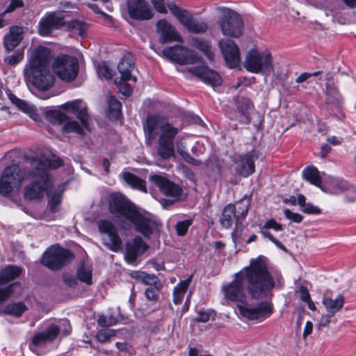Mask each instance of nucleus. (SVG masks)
<instances>
[{
	"mask_svg": "<svg viewBox=\"0 0 356 356\" xmlns=\"http://www.w3.org/2000/svg\"><path fill=\"white\" fill-rule=\"evenodd\" d=\"M193 218L178 221L175 226L177 235L179 236H186L189 227L193 225Z\"/></svg>",
	"mask_w": 356,
	"mask_h": 356,
	"instance_id": "37998d69",
	"label": "nucleus"
},
{
	"mask_svg": "<svg viewBox=\"0 0 356 356\" xmlns=\"http://www.w3.org/2000/svg\"><path fill=\"white\" fill-rule=\"evenodd\" d=\"M235 279L222 286L225 298L232 302L245 303L246 296L243 291V282L252 299L265 298L275 287L274 278L269 271L266 259L263 255L250 261V265L235 275Z\"/></svg>",
	"mask_w": 356,
	"mask_h": 356,
	"instance_id": "f257e3e1",
	"label": "nucleus"
},
{
	"mask_svg": "<svg viewBox=\"0 0 356 356\" xmlns=\"http://www.w3.org/2000/svg\"><path fill=\"white\" fill-rule=\"evenodd\" d=\"M193 275H191L185 280L180 281L173 289V291L185 294L191 282Z\"/></svg>",
	"mask_w": 356,
	"mask_h": 356,
	"instance_id": "6e6d98bb",
	"label": "nucleus"
},
{
	"mask_svg": "<svg viewBox=\"0 0 356 356\" xmlns=\"http://www.w3.org/2000/svg\"><path fill=\"white\" fill-rule=\"evenodd\" d=\"M24 58V49L18 48L13 54L4 58V62L10 66H15L21 63Z\"/></svg>",
	"mask_w": 356,
	"mask_h": 356,
	"instance_id": "a19ab883",
	"label": "nucleus"
},
{
	"mask_svg": "<svg viewBox=\"0 0 356 356\" xmlns=\"http://www.w3.org/2000/svg\"><path fill=\"white\" fill-rule=\"evenodd\" d=\"M67 31H77L81 37L86 35V24L84 22L78 19H72L69 22L66 21L65 26Z\"/></svg>",
	"mask_w": 356,
	"mask_h": 356,
	"instance_id": "ea45409f",
	"label": "nucleus"
},
{
	"mask_svg": "<svg viewBox=\"0 0 356 356\" xmlns=\"http://www.w3.org/2000/svg\"><path fill=\"white\" fill-rule=\"evenodd\" d=\"M115 335V332L114 330H99L97 333L96 338L99 342L104 343L108 341L110 338Z\"/></svg>",
	"mask_w": 356,
	"mask_h": 356,
	"instance_id": "603ef678",
	"label": "nucleus"
},
{
	"mask_svg": "<svg viewBox=\"0 0 356 356\" xmlns=\"http://www.w3.org/2000/svg\"><path fill=\"white\" fill-rule=\"evenodd\" d=\"M49 167H50V164L47 163V161L39 160L33 172V175L39 177L41 179L52 181V177L48 171Z\"/></svg>",
	"mask_w": 356,
	"mask_h": 356,
	"instance_id": "c9c22d12",
	"label": "nucleus"
},
{
	"mask_svg": "<svg viewBox=\"0 0 356 356\" xmlns=\"http://www.w3.org/2000/svg\"><path fill=\"white\" fill-rule=\"evenodd\" d=\"M302 178L309 184L320 187L322 184V178L318 169L312 165L304 168L302 172Z\"/></svg>",
	"mask_w": 356,
	"mask_h": 356,
	"instance_id": "7c9ffc66",
	"label": "nucleus"
},
{
	"mask_svg": "<svg viewBox=\"0 0 356 356\" xmlns=\"http://www.w3.org/2000/svg\"><path fill=\"white\" fill-rule=\"evenodd\" d=\"M28 309L24 302H12L7 305L3 310V313L17 318L21 317Z\"/></svg>",
	"mask_w": 356,
	"mask_h": 356,
	"instance_id": "473e14b6",
	"label": "nucleus"
},
{
	"mask_svg": "<svg viewBox=\"0 0 356 356\" xmlns=\"http://www.w3.org/2000/svg\"><path fill=\"white\" fill-rule=\"evenodd\" d=\"M74 257V254L70 249L56 243L49 247L42 253L40 263L51 270H58L66 266Z\"/></svg>",
	"mask_w": 356,
	"mask_h": 356,
	"instance_id": "39448f33",
	"label": "nucleus"
},
{
	"mask_svg": "<svg viewBox=\"0 0 356 356\" xmlns=\"http://www.w3.org/2000/svg\"><path fill=\"white\" fill-rule=\"evenodd\" d=\"M243 228L244 226L242 220H239L238 218H236L235 227L231 234L232 241L235 244L241 243Z\"/></svg>",
	"mask_w": 356,
	"mask_h": 356,
	"instance_id": "49530a36",
	"label": "nucleus"
},
{
	"mask_svg": "<svg viewBox=\"0 0 356 356\" xmlns=\"http://www.w3.org/2000/svg\"><path fill=\"white\" fill-rule=\"evenodd\" d=\"M44 118L47 120L54 124H61L68 118L64 113L54 109L45 111Z\"/></svg>",
	"mask_w": 356,
	"mask_h": 356,
	"instance_id": "e433bc0d",
	"label": "nucleus"
},
{
	"mask_svg": "<svg viewBox=\"0 0 356 356\" xmlns=\"http://www.w3.org/2000/svg\"><path fill=\"white\" fill-rule=\"evenodd\" d=\"M63 127L64 134L76 133L79 135H84L85 133L80 124L75 120H66Z\"/></svg>",
	"mask_w": 356,
	"mask_h": 356,
	"instance_id": "79ce46f5",
	"label": "nucleus"
},
{
	"mask_svg": "<svg viewBox=\"0 0 356 356\" xmlns=\"http://www.w3.org/2000/svg\"><path fill=\"white\" fill-rule=\"evenodd\" d=\"M188 71L191 74L198 77L204 83L213 88L220 86L223 83V80L220 74L209 68L207 65H202L191 67Z\"/></svg>",
	"mask_w": 356,
	"mask_h": 356,
	"instance_id": "aec40b11",
	"label": "nucleus"
},
{
	"mask_svg": "<svg viewBox=\"0 0 356 356\" xmlns=\"http://www.w3.org/2000/svg\"><path fill=\"white\" fill-rule=\"evenodd\" d=\"M301 211L303 213L309 215H319L322 213V211L319 207L314 206L310 202L307 203L305 207L303 209H301Z\"/></svg>",
	"mask_w": 356,
	"mask_h": 356,
	"instance_id": "680f3d73",
	"label": "nucleus"
},
{
	"mask_svg": "<svg viewBox=\"0 0 356 356\" xmlns=\"http://www.w3.org/2000/svg\"><path fill=\"white\" fill-rule=\"evenodd\" d=\"M237 216L236 205L229 203L227 204L222 210V215L220 218V223L222 227L229 229L232 226L234 220H236Z\"/></svg>",
	"mask_w": 356,
	"mask_h": 356,
	"instance_id": "cd10ccee",
	"label": "nucleus"
},
{
	"mask_svg": "<svg viewBox=\"0 0 356 356\" xmlns=\"http://www.w3.org/2000/svg\"><path fill=\"white\" fill-rule=\"evenodd\" d=\"M62 108L67 111H72V113H75L80 108V101L75 100V101L70 102H66L65 104H64L62 106Z\"/></svg>",
	"mask_w": 356,
	"mask_h": 356,
	"instance_id": "e2e57ef3",
	"label": "nucleus"
},
{
	"mask_svg": "<svg viewBox=\"0 0 356 356\" xmlns=\"http://www.w3.org/2000/svg\"><path fill=\"white\" fill-rule=\"evenodd\" d=\"M209 314L204 310L197 312V316L194 318V321L197 323H207L209 321Z\"/></svg>",
	"mask_w": 356,
	"mask_h": 356,
	"instance_id": "774afa93",
	"label": "nucleus"
},
{
	"mask_svg": "<svg viewBox=\"0 0 356 356\" xmlns=\"http://www.w3.org/2000/svg\"><path fill=\"white\" fill-rule=\"evenodd\" d=\"M244 67L248 72L254 74L270 72L273 69L271 54L251 49L245 57Z\"/></svg>",
	"mask_w": 356,
	"mask_h": 356,
	"instance_id": "6e6552de",
	"label": "nucleus"
},
{
	"mask_svg": "<svg viewBox=\"0 0 356 356\" xmlns=\"http://www.w3.org/2000/svg\"><path fill=\"white\" fill-rule=\"evenodd\" d=\"M53 70L60 79L72 82L78 75L79 61L75 57L63 54L55 59Z\"/></svg>",
	"mask_w": 356,
	"mask_h": 356,
	"instance_id": "0eeeda50",
	"label": "nucleus"
},
{
	"mask_svg": "<svg viewBox=\"0 0 356 356\" xmlns=\"http://www.w3.org/2000/svg\"><path fill=\"white\" fill-rule=\"evenodd\" d=\"M252 227H259V233L263 236V237L268 238L270 241L277 248L282 250V251L286 252L287 248L279 241L277 240L270 232L267 229H273L276 232L282 231L284 229L283 225L276 221L274 218H270L265 222L264 225L258 223L257 222H253L251 224Z\"/></svg>",
	"mask_w": 356,
	"mask_h": 356,
	"instance_id": "4be33fe9",
	"label": "nucleus"
},
{
	"mask_svg": "<svg viewBox=\"0 0 356 356\" xmlns=\"http://www.w3.org/2000/svg\"><path fill=\"white\" fill-rule=\"evenodd\" d=\"M344 302L345 298L342 294H339L335 299L324 298L322 301L323 305L330 315H335L336 313L340 311L344 305Z\"/></svg>",
	"mask_w": 356,
	"mask_h": 356,
	"instance_id": "c85d7f7f",
	"label": "nucleus"
},
{
	"mask_svg": "<svg viewBox=\"0 0 356 356\" xmlns=\"http://www.w3.org/2000/svg\"><path fill=\"white\" fill-rule=\"evenodd\" d=\"M119 322L118 319L111 316H106L105 315H100L97 320L98 325L102 327H106L115 325Z\"/></svg>",
	"mask_w": 356,
	"mask_h": 356,
	"instance_id": "09e8293b",
	"label": "nucleus"
},
{
	"mask_svg": "<svg viewBox=\"0 0 356 356\" xmlns=\"http://www.w3.org/2000/svg\"><path fill=\"white\" fill-rule=\"evenodd\" d=\"M191 44L202 51L209 61L214 60L215 55L209 41L199 38H194L191 40Z\"/></svg>",
	"mask_w": 356,
	"mask_h": 356,
	"instance_id": "c756f323",
	"label": "nucleus"
},
{
	"mask_svg": "<svg viewBox=\"0 0 356 356\" xmlns=\"http://www.w3.org/2000/svg\"><path fill=\"white\" fill-rule=\"evenodd\" d=\"M108 207L110 213L120 222H129L133 225L135 231L141 234L145 238L149 239L154 232L157 229V222L143 215L136 205L120 192L110 193L108 197Z\"/></svg>",
	"mask_w": 356,
	"mask_h": 356,
	"instance_id": "f03ea898",
	"label": "nucleus"
},
{
	"mask_svg": "<svg viewBox=\"0 0 356 356\" xmlns=\"http://www.w3.org/2000/svg\"><path fill=\"white\" fill-rule=\"evenodd\" d=\"M284 214L286 218L296 223H300L303 220V216L301 214L298 213H294L289 209H285L284 210Z\"/></svg>",
	"mask_w": 356,
	"mask_h": 356,
	"instance_id": "4d7b16f0",
	"label": "nucleus"
},
{
	"mask_svg": "<svg viewBox=\"0 0 356 356\" xmlns=\"http://www.w3.org/2000/svg\"><path fill=\"white\" fill-rule=\"evenodd\" d=\"M154 8L159 13L166 14L168 13L166 6L168 7L167 3H165V0H150Z\"/></svg>",
	"mask_w": 356,
	"mask_h": 356,
	"instance_id": "13d9d810",
	"label": "nucleus"
},
{
	"mask_svg": "<svg viewBox=\"0 0 356 356\" xmlns=\"http://www.w3.org/2000/svg\"><path fill=\"white\" fill-rule=\"evenodd\" d=\"M156 32L159 35V42L168 44L174 42H183V38L176 28L166 19H159L156 24Z\"/></svg>",
	"mask_w": 356,
	"mask_h": 356,
	"instance_id": "a211bd4d",
	"label": "nucleus"
},
{
	"mask_svg": "<svg viewBox=\"0 0 356 356\" xmlns=\"http://www.w3.org/2000/svg\"><path fill=\"white\" fill-rule=\"evenodd\" d=\"M124 180L131 186L134 189H137L143 192H147L146 182L138 176L126 172L123 174Z\"/></svg>",
	"mask_w": 356,
	"mask_h": 356,
	"instance_id": "2f4dec72",
	"label": "nucleus"
},
{
	"mask_svg": "<svg viewBox=\"0 0 356 356\" xmlns=\"http://www.w3.org/2000/svg\"><path fill=\"white\" fill-rule=\"evenodd\" d=\"M24 180V175L19 165L6 166L0 177V195L9 197L15 187L19 186Z\"/></svg>",
	"mask_w": 356,
	"mask_h": 356,
	"instance_id": "1a4fd4ad",
	"label": "nucleus"
},
{
	"mask_svg": "<svg viewBox=\"0 0 356 356\" xmlns=\"http://www.w3.org/2000/svg\"><path fill=\"white\" fill-rule=\"evenodd\" d=\"M24 3L23 0H10V2L6 10L3 12V15L13 13L15 9L23 8Z\"/></svg>",
	"mask_w": 356,
	"mask_h": 356,
	"instance_id": "052dcab7",
	"label": "nucleus"
},
{
	"mask_svg": "<svg viewBox=\"0 0 356 356\" xmlns=\"http://www.w3.org/2000/svg\"><path fill=\"white\" fill-rule=\"evenodd\" d=\"M2 271L8 283L19 277L22 275L23 269L19 266L8 264L2 269Z\"/></svg>",
	"mask_w": 356,
	"mask_h": 356,
	"instance_id": "58836bf2",
	"label": "nucleus"
},
{
	"mask_svg": "<svg viewBox=\"0 0 356 356\" xmlns=\"http://www.w3.org/2000/svg\"><path fill=\"white\" fill-rule=\"evenodd\" d=\"M243 304L244 305H238V309L241 315L249 321L262 322L273 313V305L268 301H261L254 307L246 302Z\"/></svg>",
	"mask_w": 356,
	"mask_h": 356,
	"instance_id": "f8f14e48",
	"label": "nucleus"
},
{
	"mask_svg": "<svg viewBox=\"0 0 356 356\" xmlns=\"http://www.w3.org/2000/svg\"><path fill=\"white\" fill-rule=\"evenodd\" d=\"M321 71H316L314 72H303L300 74L296 79V82L298 83H303L304 81H307L308 79L312 77V76H317L318 75L321 74Z\"/></svg>",
	"mask_w": 356,
	"mask_h": 356,
	"instance_id": "69168bd1",
	"label": "nucleus"
},
{
	"mask_svg": "<svg viewBox=\"0 0 356 356\" xmlns=\"http://www.w3.org/2000/svg\"><path fill=\"white\" fill-rule=\"evenodd\" d=\"M149 179L164 195L174 197L176 200H180L183 190L179 184L160 175H153Z\"/></svg>",
	"mask_w": 356,
	"mask_h": 356,
	"instance_id": "f3484780",
	"label": "nucleus"
},
{
	"mask_svg": "<svg viewBox=\"0 0 356 356\" xmlns=\"http://www.w3.org/2000/svg\"><path fill=\"white\" fill-rule=\"evenodd\" d=\"M181 156L184 159V160L189 163V164H191L193 165H195V166H199L200 165H201L202 162L198 160V159H196L195 158H193L188 152H183L181 153Z\"/></svg>",
	"mask_w": 356,
	"mask_h": 356,
	"instance_id": "338daca9",
	"label": "nucleus"
},
{
	"mask_svg": "<svg viewBox=\"0 0 356 356\" xmlns=\"http://www.w3.org/2000/svg\"><path fill=\"white\" fill-rule=\"evenodd\" d=\"M54 188L53 181L44 179L34 180L24 188V197L27 200H39L43 198L44 193Z\"/></svg>",
	"mask_w": 356,
	"mask_h": 356,
	"instance_id": "6ab92c4d",
	"label": "nucleus"
},
{
	"mask_svg": "<svg viewBox=\"0 0 356 356\" xmlns=\"http://www.w3.org/2000/svg\"><path fill=\"white\" fill-rule=\"evenodd\" d=\"M60 328L56 324H51L43 332L35 333L31 339V343L39 347L47 343L53 342L60 334Z\"/></svg>",
	"mask_w": 356,
	"mask_h": 356,
	"instance_id": "b1692460",
	"label": "nucleus"
},
{
	"mask_svg": "<svg viewBox=\"0 0 356 356\" xmlns=\"http://www.w3.org/2000/svg\"><path fill=\"white\" fill-rule=\"evenodd\" d=\"M23 40V30L21 26H13L9 33L3 38V47L6 51H13Z\"/></svg>",
	"mask_w": 356,
	"mask_h": 356,
	"instance_id": "393cba45",
	"label": "nucleus"
},
{
	"mask_svg": "<svg viewBox=\"0 0 356 356\" xmlns=\"http://www.w3.org/2000/svg\"><path fill=\"white\" fill-rule=\"evenodd\" d=\"M167 4L171 13L190 33L201 34L207 31L209 26L206 21L195 20L191 13L180 8L173 1H168Z\"/></svg>",
	"mask_w": 356,
	"mask_h": 356,
	"instance_id": "423d86ee",
	"label": "nucleus"
},
{
	"mask_svg": "<svg viewBox=\"0 0 356 356\" xmlns=\"http://www.w3.org/2000/svg\"><path fill=\"white\" fill-rule=\"evenodd\" d=\"M218 46L229 67H237L240 64L241 57L240 50L236 43L231 39L222 38L219 40Z\"/></svg>",
	"mask_w": 356,
	"mask_h": 356,
	"instance_id": "dca6fc26",
	"label": "nucleus"
},
{
	"mask_svg": "<svg viewBox=\"0 0 356 356\" xmlns=\"http://www.w3.org/2000/svg\"><path fill=\"white\" fill-rule=\"evenodd\" d=\"M162 54L171 61L181 65L195 64L202 61V58L197 54L179 44L164 48Z\"/></svg>",
	"mask_w": 356,
	"mask_h": 356,
	"instance_id": "9b49d317",
	"label": "nucleus"
},
{
	"mask_svg": "<svg viewBox=\"0 0 356 356\" xmlns=\"http://www.w3.org/2000/svg\"><path fill=\"white\" fill-rule=\"evenodd\" d=\"M236 204L238 205L236 211L238 213L237 214L238 216L236 218H238L239 220L243 221L245 219L248 215L250 202L248 200L241 199L236 202Z\"/></svg>",
	"mask_w": 356,
	"mask_h": 356,
	"instance_id": "c03bdc74",
	"label": "nucleus"
},
{
	"mask_svg": "<svg viewBox=\"0 0 356 356\" xmlns=\"http://www.w3.org/2000/svg\"><path fill=\"white\" fill-rule=\"evenodd\" d=\"M61 202V197L59 194L54 193L49 198L48 206L51 213L58 211V206Z\"/></svg>",
	"mask_w": 356,
	"mask_h": 356,
	"instance_id": "3c124183",
	"label": "nucleus"
},
{
	"mask_svg": "<svg viewBox=\"0 0 356 356\" xmlns=\"http://www.w3.org/2000/svg\"><path fill=\"white\" fill-rule=\"evenodd\" d=\"M219 26L223 35L238 38L243 33V20L240 14L232 9H227L219 21Z\"/></svg>",
	"mask_w": 356,
	"mask_h": 356,
	"instance_id": "9d476101",
	"label": "nucleus"
},
{
	"mask_svg": "<svg viewBox=\"0 0 356 356\" xmlns=\"http://www.w3.org/2000/svg\"><path fill=\"white\" fill-rule=\"evenodd\" d=\"M260 152L252 149L245 154L238 155L234 163L236 172L243 177H248L255 172V161L259 159Z\"/></svg>",
	"mask_w": 356,
	"mask_h": 356,
	"instance_id": "2eb2a0df",
	"label": "nucleus"
},
{
	"mask_svg": "<svg viewBox=\"0 0 356 356\" xmlns=\"http://www.w3.org/2000/svg\"><path fill=\"white\" fill-rule=\"evenodd\" d=\"M76 118L80 120L82 126L86 129L89 130L88 128V113L87 107H83L79 108V111L76 113Z\"/></svg>",
	"mask_w": 356,
	"mask_h": 356,
	"instance_id": "864d4df0",
	"label": "nucleus"
},
{
	"mask_svg": "<svg viewBox=\"0 0 356 356\" xmlns=\"http://www.w3.org/2000/svg\"><path fill=\"white\" fill-rule=\"evenodd\" d=\"M66 21L60 12H47L38 22V33L41 37H49L55 31L65 26Z\"/></svg>",
	"mask_w": 356,
	"mask_h": 356,
	"instance_id": "ddd939ff",
	"label": "nucleus"
},
{
	"mask_svg": "<svg viewBox=\"0 0 356 356\" xmlns=\"http://www.w3.org/2000/svg\"><path fill=\"white\" fill-rule=\"evenodd\" d=\"M159 127L156 151L162 159L166 160L175 156L174 140L180 129L173 126L168 120V118L160 114L149 115L144 124V130L149 139H154L156 136V129Z\"/></svg>",
	"mask_w": 356,
	"mask_h": 356,
	"instance_id": "7ed1b4c3",
	"label": "nucleus"
},
{
	"mask_svg": "<svg viewBox=\"0 0 356 356\" xmlns=\"http://www.w3.org/2000/svg\"><path fill=\"white\" fill-rule=\"evenodd\" d=\"M127 11L133 19L149 20L154 16L145 0H127Z\"/></svg>",
	"mask_w": 356,
	"mask_h": 356,
	"instance_id": "412c9836",
	"label": "nucleus"
},
{
	"mask_svg": "<svg viewBox=\"0 0 356 356\" xmlns=\"http://www.w3.org/2000/svg\"><path fill=\"white\" fill-rule=\"evenodd\" d=\"M62 279H63L64 284L66 286L71 287V288L75 287L78 284V282H77L78 280L76 278V275L74 276L72 274L64 273L62 275Z\"/></svg>",
	"mask_w": 356,
	"mask_h": 356,
	"instance_id": "bf43d9fd",
	"label": "nucleus"
},
{
	"mask_svg": "<svg viewBox=\"0 0 356 356\" xmlns=\"http://www.w3.org/2000/svg\"><path fill=\"white\" fill-rule=\"evenodd\" d=\"M337 188L341 191V192H346L348 191H350L353 193H356V187L355 185L348 184L347 181L341 180L338 182L337 184Z\"/></svg>",
	"mask_w": 356,
	"mask_h": 356,
	"instance_id": "0e129e2a",
	"label": "nucleus"
},
{
	"mask_svg": "<svg viewBox=\"0 0 356 356\" xmlns=\"http://www.w3.org/2000/svg\"><path fill=\"white\" fill-rule=\"evenodd\" d=\"M11 103L16 106L22 112L32 116L35 112V108L30 106L26 101L18 98L15 95L10 93L8 95Z\"/></svg>",
	"mask_w": 356,
	"mask_h": 356,
	"instance_id": "f704fd0d",
	"label": "nucleus"
},
{
	"mask_svg": "<svg viewBox=\"0 0 356 356\" xmlns=\"http://www.w3.org/2000/svg\"><path fill=\"white\" fill-rule=\"evenodd\" d=\"M147 248V243L140 236H137L134 237L132 242H127L126 243L124 255L126 261L129 264H133L136 262L140 254L145 252Z\"/></svg>",
	"mask_w": 356,
	"mask_h": 356,
	"instance_id": "5701e85b",
	"label": "nucleus"
},
{
	"mask_svg": "<svg viewBox=\"0 0 356 356\" xmlns=\"http://www.w3.org/2000/svg\"><path fill=\"white\" fill-rule=\"evenodd\" d=\"M49 56V48L39 46L32 55L29 68L25 70V76L40 91L47 90L54 83L55 77L48 67Z\"/></svg>",
	"mask_w": 356,
	"mask_h": 356,
	"instance_id": "20e7f679",
	"label": "nucleus"
},
{
	"mask_svg": "<svg viewBox=\"0 0 356 356\" xmlns=\"http://www.w3.org/2000/svg\"><path fill=\"white\" fill-rule=\"evenodd\" d=\"M135 67L134 63L127 56H123L118 65V70L120 74V79L123 81L133 80L136 82L137 78L132 76L131 72Z\"/></svg>",
	"mask_w": 356,
	"mask_h": 356,
	"instance_id": "bb28decb",
	"label": "nucleus"
},
{
	"mask_svg": "<svg viewBox=\"0 0 356 356\" xmlns=\"http://www.w3.org/2000/svg\"><path fill=\"white\" fill-rule=\"evenodd\" d=\"M122 115V104L114 96H111L108 103V116L110 119L118 120Z\"/></svg>",
	"mask_w": 356,
	"mask_h": 356,
	"instance_id": "72a5a7b5",
	"label": "nucleus"
},
{
	"mask_svg": "<svg viewBox=\"0 0 356 356\" xmlns=\"http://www.w3.org/2000/svg\"><path fill=\"white\" fill-rule=\"evenodd\" d=\"M162 288L161 286H149L145 290V298L151 302H157L159 297V292Z\"/></svg>",
	"mask_w": 356,
	"mask_h": 356,
	"instance_id": "a18cd8bd",
	"label": "nucleus"
},
{
	"mask_svg": "<svg viewBox=\"0 0 356 356\" xmlns=\"http://www.w3.org/2000/svg\"><path fill=\"white\" fill-rule=\"evenodd\" d=\"M143 284L149 286H161V283L159 277L154 274L145 273Z\"/></svg>",
	"mask_w": 356,
	"mask_h": 356,
	"instance_id": "5fc2aeb1",
	"label": "nucleus"
},
{
	"mask_svg": "<svg viewBox=\"0 0 356 356\" xmlns=\"http://www.w3.org/2000/svg\"><path fill=\"white\" fill-rule=\"evenodd\" d=\"M236 106L238 117L235 119L241 124H248L250 123V116L248 113V110L253 107L252 101L246 97H241L236 103Z\"/></svg>",
	"mask_w": 356,
	"mask_h": 356,
	"instance_id": "a878e982",
	"label": "nucleus"
},
{
	"mask_svg": "<svg viewBox=\"0 0 356 356\" xmlns=\"http://www.w3.org/2000/svg\"><path fill=\"white\" fill-rule=\"evenodd\" d=\"M98 229L101 234H107L109 241L103 244L110 250L118 252L122 248V241L118 234V229L113 222L109 220L102 219L99 220Z\"/></svg>",
	"mask_w": 356,
	"mask_h": 356,
	"instance_id": "4468645a",
	"label": "nucleus"
},
{
	"mask_svg": "<svg viewBox=\"0 0 356 356\" xmlns=\"http://www.w3.org/2000/svg\"><path fill=\"white\" fill-rule=\"evenodd\" d=\"M19 284V282H16L8 284L4 288H0V303L6 301L14 293V287Z\"/></svg>",
	"mask_w": 356,
	"mask_h": 356,
	"instance_id": "de8ad7c7",
	"label": "nucleus"
},
{
	"mask_svg": "<svg viewBox=\"0 0 356 356\" xmlns=\"http://www.w3.org/2000/svg\"><path fill=\"white\" fill-rule=\"evenodd\" d=\"M97 74L99 76L104 77L107 80L112 79L113 76L111 69L105 62L99 64L97 67Z\"/></svg>",
	"mask_w": 356,
	"mask_h": 356,
	"instance_id": "8fccbe9b",
	"label": "nucleus"
},
{
	"mask_svg": "<svg viewBox=\"0 0 356 356\" xmlns=\"http://www.w3.org/2000/svg\"><path fill=\"white\" fill-rule=\"evenodd\" d=\"M76 275L77 280L81 282L85 283L87 285L92 284V270L87 268L83 263L78 266Z\"/></svg>",
	"mask_w": 356,
	"mask_h": 356,
	"instance_id": "4c0bfd02",
	"label": "nucleus"
}]
</instances>
